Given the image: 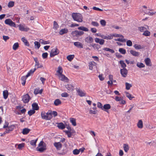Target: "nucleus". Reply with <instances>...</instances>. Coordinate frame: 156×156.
Here are the masks:
<instances>
[{
	"label": "nucleus",
	"mask_w": 156,
	"mask_h": 156,
	"mask_svg": "<svg viewBox=\"0 0 156 156\" xmlns=\"http://www.w3.org/2000/svg\"><path fill=\"white\" fill-rule=\"evenodd\" d=\"M73 19L76 21L81 22L83 21V17L81 14L76 13H73L72 14Z\"/></svg>",
	"instance_id": "obj_1"
},
{
	"label": "nucleus",
	"mask_w": 156,
	"mask_h": 156,
	"mask_svg": "<svg viewBox=\"0 0 156 156\" xmlns=\"http://www.w3.org/2000/svg\"><path fill=\"white\" fill-rule=\"evenodd\" d=\"M41 115L42 119L46 120H50L52 117V115L49 112L47 113H45L44 112H42L41 113Z\"/></svg>",
	"instance_id": "obj_2"
},
{
	"label": "nucleus",
	"mask_w": 156,
	"mask_h": 156,
	"mask_svg": "<svg viewBox=\"0 0 156 156\" xmlns=\"http://www.w3.org/2000/svg\"><path fill=\"white\" fill-rule=\"evenodd\" d=\"M84 34V33L83 31L77 30L73 31L71 33V34L73 36L76 37H79L81 36L83 34Z\"/></svg>",
	"instance_id": "obj_3"
},
{
	"label": "nucleus",
	"mask_w": 156,
	"mask_h": 156,
	"mask_svg": "<svg viewBox=\"0 0 156 156\" xmlns=\"http://www.w3.org/2000/svg\"><path fill=\"white\" fill-rule=\"evenodd\" d=\"M31 99V97L28 94L23 95L22 97V101L25 104L27 103Z\"/></svg>",
	"instance_id": "obj_4"
},
{
	"label": "nucleus",
	"mask_w": 156,
	"mask_h": 156,
	"mask_svg": "<svg viewBox=\"0 0 156 156\" xmlns=\"http://www.w3.org/2000/svg\"><path fill=\"white\" fill-rule=\"evenodd\" d=\"M59 53V50L57 48L52 49L50 52V55L51 57H53Z\"/></svg>",
	"instance_id": "obj_5"
},
{
	"label": "nucleus",
	"mask_w": 156,
	"mask_h": 156,
	"mask_svg": "<svg viewBox=\"0 0 156 156\" xmlns=\"http://www.w3.org/2000/svg\"><path fill=\"white\" fill-rule=\"evenodd\" d=\"M5 24L8 25L11 27H16V25L15 23L13 22L11 19H8L5 21Z\"/></svg>",
	"instance_id": "obj_6"
},
{
	"label": "nucleus",
	"mask_w": 156,
	"mask_h": 156,
	"mask_svg": "<svg viewBox=\"0 0 156 156\" xmlns=\"http://www.w3.org/2000/svg\"><path fill=\"white\" fill-rule=\"evenodd\" d=\"M128 72V70L126 68L122 69H120V73L122 76L123 77H126L127 76Z\"/></svg>",
	"instance_id": "obj_7"
},
{
	"label": "nucleus",
	"mask_w": 156,
	"mask_h": 156,
	"mask_svg": "<svg viewBox=\"0 0 156 156\" xmlns=\"http://www.w3.org/2000/svg\"><path fill=\"white\" fill-rule=\"evenodd\" d=\"M54 145L57 150H60L62 147V144L60 142L54 143Z\"/></svg>",
	"instance_id": "obj_8"
},
{
	"label": "nucleus",
	"mask_w": 156,
	"mask_h": 156,
	"mask_svg": "<svg viewBox=\"0 0 156 156\" xmlns=\"http://www.w3.org/2000/svg\"><path fill=\"white\" fill-rule=\"evenodd\" d=\"M59 77L60 80L62 81H66L67 82L68 81V79L62 74L59 75Z\"/></svg>",
	"instance_id": "obj_9"
},
{
	"label": "nucleus",
	"mask_w": 156,
	"mask_h": 156,
	"mask_svg": "<svg viewBox=\"0 0 156 156\" xmlns=\"http://www.w3.org/2000/svg\"><path fill=\"white\" fill-rule=\"evenodd\" d=\"M95 41L97 43H99L100 45H103L104 44L105 40L103 39H100L98 38H95Z\"/></svg>",
	"instance_id": "obj_10"
},
{
	"label": "nucleus",
	"mask_w": 156,
	"mask_h": 156,
	"mask_svg": "<svg viewBox=\"0 0 156 156\" xmlns=\"http://www.w3.org/2000/svg\"><path fill=\"white\" fill-rule=\"evenodd\" d=\"M74 45L78 48H83V44L79 42H76L74 43Z\"/></svg>",
	"instance_id": "obj_11"
},
{
	"label": "nucleus",
	"mask_w": 156,
	"mask_h": 156,
	"mask_svg": "<svg viewBox=\"0 0 156 156\" xmlns=\"http://www.w3.org/2000/svg\"><path fill=\"white\" fill-rule=\"evenodd\" d=\"M43 91L42 89L40 90L39 88H35L34 91V94L35 95H37L38 94H41Z\"/></svg>",
	"instance_id": "obj_12"
},
{
	"label": "nucleus",
	"mask_w": 156,
	"mask_h": 156,
	"mask_svg": "<svg viewBox=\"0 0 156 156\" xmlns=\"http://www.w3.org/2000/svg\"><path fill=\"white\" fill-rule=\"evenodd\" d=\"M145 63L146 65L148 66H151V60L149 58H147L145 59Z\"/></svg>",
	"instance_id": "obj_13"
},
{
	"label": "nucleus",
	"mask_w": 156,
	"mask_h": 156,
	"mask_svg": "<svg viewBox=\"0 0 156 156\" xmlns=\"http://www.w3.org/2000/svg\"><path fill=\"white\" fill-rule=\"evenodd\" d=\"M100 37L103 39L107 40H110L112 38V36L111 35L105 36L103 35H100Z\"/></svg>",
	"instance_id": "obj_14"
},
{
	"label": "nucleus",
	"mask_w": 156,
	"mask_h": 156,
	"mask_svg": "<svg viewBox=\"0 0 156 156\" xmlns=\"http://www.w3.org/2000/svg\"><path fill=\"white\" fill-rule=\"evenodd\" d=\"M111 108L110 105L109 104H106L104 105L103 108V110H104L105 111H106V110L110 109ZM107 112H108L107 111Z\"/></svg>",
	"instance_id": "obj_15"
},
{
	"label": "nucleus",
	"mask_w": 156,
	"mask_h": 156,
	"mask_svg": "<svg viewBox=\"0 0 156 156\" xmlns=\"http://www.w3.org/2000/svg\"><path fill=\"white\" fill-rule=\"evenodd\" d=\"M85 41L88 43H91L93 41V39L91 37L89 36L85 38Z\"/></svg>",
	"instance_id": "obj_16"
},
{
	"label": "nucleus",
	"mask_w": 156,
	"mask_h": 156,
	"mask_svg": "<svg viewBox=\"0 0 156 156\" xmlns=\"http://www.w3.org/2000/svg\"><path fill=\"white\" fill-rule=\"evenodd\" d=\"M66 88L69 91H72L73 90L74 87L71 84H68Z\"/></svg>",
	"instance_id": "obj_17"
},
{
	"label": "nucleus",
	"mask_w": 156,
	"mask_h": 156,
	"mask_svg": "<svg viewBox=\"0 0 156 156\" xmlns=\"http://www.w3.org/2000/svg\"><path fill=\"white\" fill-rule=\"evenodd\" d=\"M78 95L81 97L84 96L86 94L83 92L81 90L79 89L77 90Z\"/></svg>",
	"instance_id": "obj_18"
},
{
	"label": "nucleus",
	"mask_w": 156,
	"mask_h": 156,
	"mask_svg": "<svg viewBox=\"0 0 156 156\" xmlns=\"http://www.w3.org/2000/svg\"><path fill=\"white\" fill-rule=\"evenodd\" d=\"M46 145L44 144V146L38 148L37 150L41 152H43L46 150Z\"/></svg>",
	"instance_id": "obj_19"
},
{
	"label": "nucleus",
	"mask_w": 156,
	"mask_h": 156,
	"mask_svg": "<svg viewBox=\"0 0 156 156\" xmlns=\"http://www.w3.org/2000/svg\"><path fill=\"white\" fill-rule=\"evenodd\" d=\"M68 32V30L66 28H64L61 30L59 32L60 35H62L64 34L67 33Z\"/></svg>",
	"instance_id": "obj_20"
},
{
	"label": "nucleus",
	"mask_w": 156,
	"mask_h": 156,
	"mask_svg": "<svg viewBox=\"0 0 156 156\" xmlns=\"http://www.w3.org/2000/svg\"><path fill=\"white\" fill-rule=\"evenodd\" d=\"M137 126L140 129H142L143 128V123L141 120H139L138 122L137 123Z\"/></svg>",
	"instance_id": "obj_21"
},
{
	"label": "nucleus",
	"mask_w": 156,
	"mask_h": 156,
	"mask_svg": "<svg viewBox=\"0 0 156 156\" xmlns=\"http://www.w3.org/2000/svg\"><path fill=\"white\" fill-rule=\"evenodd\" d=\"M19 28L20 30L22 31H27L29 29V28L27 29L24 27L23 25H22L21 24H20L19 25Z\"/></svg>",
	"instance_id": "obj_22"
},
{
	"label": "nucleus",
	"mask_w": 156,
	"mask_h": 156,
	"mask_svg": "<svg viewBox=\"0 0 156 156\" xmlns=\"http://www.w3.org/2000/svg\"><path fill=\"white\" fill-rule=\"evenodd\" d=\"M130 53L133 56H138L139 55V53L135 51L131 50L130 51Z\"/></svg>",
	"instance_id": "obj_23"
},
{
	"label": "nucleus",
	"mask_w": 156,
	"mask_h": 156,
	"mask_svg": "<svg viewBox=\"0 0 156 156\" xmlns=\"http://www.w3.org/2000/svg\"><path fill=\"white\" fill-rule=\"evenodd\" d=\"M32 106L34 110H37L39 109V108L37 103H34L32 104Z\"/></svg>",
	"instance_id": "obj_24"
},
{
	"label": "nucleus",
	"mask_w": 156,
	"mask_h": 156,
	"mask_svg": "<svg viewBox=\"0 0 156 156\" xmlns=\"http://www.w3.org/2000/svg\"><path fill=\"white\" fill-rule=\"evenodd\" d=\"M21 40L24 43L25 45L27 46H29L30 44L27 40L24 37L21 38Z\"/></svg>",
	"instance_id": "obj_25"
},
{
	"label": "nucleus",
	"mask_w": 156,
	"mask_h": 156,
	"mask_svg": "<svg viewBox=\"0 0 156 156\" xmlns=\"http://www.w3.org/2000/svg\"><path fill=\"white\" fill-rule=\"evenodd\" d=\"M30 131V129L27 128H25L23 129L22 133L24 135L27 134Z\"/></svg>",
	"instance_id": "obj_26"
},
{
	"label": "nucleus",
	"mask_w": 156,
	"mask_h": 156,
	"mask_svg": "<svg viewBox=\"0 0 156 156\" xmlns=\"http://www.w3.org/2000/svg\"><path fill=\"white\" fill-rule=\"evenodd\" d=\"M78 29L79 30H82L85 32H87L89 31L88 29L84 27V26H80L78 28Z\"/></svg>",
	"instance_id": "obj_27"
},
{
	"label": "nucleus",
	"mask_w": 156,
	"mask_h": 156,
	"mask_svg": "<svg viewBox=\"0 0 156 156\" xmlns=\"http://www.w3.org/2000/svg\"><path fill=\"white\" fill-rule=\"evenodd\" d=\"M3 96L4 98L6 99L9 95L8 92L7 90H5L3 91Z\"/></svg>",
	"instance_id": "obj_28"
},
{
	"label": "nucleus",
	"mask_w": 156,
	"mask_h": 156,
	"mask_svg": "<svg viewBox=\"0 0 156 156\" xmlns=\"http://www.w3.org/2000/svg\"><path fill=\"white\" fill-rule=\"evenodd\" d=\"M62 103L61 101L58 99H56L54 102V104L55 106H58Z\"/></svg>",
	"instance_id": "obj_29"
},
{
	"label": "nucleus",
	"mask_w": 156,
	"mask_h": 156,
	"mask_svg": "<svg viewBox=\"0 0 156 156\" xmlns=\"http://www.w3.org/2000/svg\"><path fill=\"white\" fill-rule=\"evenodd\" d=\"M70 121L72 123V125L75 126L76 125V119L74 118H71L70 119Z\"/></svg>",
	"instance_id": "obj_30"
},
{
	"label": "nucleus",
	"mask_w": 156,
	"mask_h": 156,
	"mask_svg": "<svg viewBox=\"0 0 156 156\" xmlns=\"http://www.w3.org/2000/svg\"><path fill=\"white\" fill-rule=\"evenodd\" d=\"M64 132L69 137H71L72 135V132L71 133V131L69 130H64Z\"/></svg>",
	"instance_id": "obj_31"
},
{
	"label": "nucleus",
	"mask_w": 156,
	"mask_h": 156,
	"mask_svg": "<svg viewBox=\"0 0 156 156\" xmlns=\"http://www.w3.org/2000/svg\"><path fill=\"white\" fill-rule=\"evenodd\" d=\"M36 69L35 68L34 69L30 70L26 75V77H29L30 75L31 74L33 73L34 71L36 70Z\"/></svg>",
	"instance_id": "obj_32"
},
{
	"label": "nucleus",
	"mask_w": 156,
	"mask_h": 156,
	"mask_svg": "<svg viewBox=\"0 0 156 156\" xmlns=\"http://www.w3.org/2000/svg\"><path fill=\"white\" fill-rule=\"evenodd\" d=\"M38 140V138H37L35 140H32L30 141V144L32 146H36V143Z\"/></svg>",
	"instance_id": "obj_33"
},
{
	"label": "nucleus",
	"mask_w": 156,
	"mask_h": 156,
	"mask_svg": "<svg viewBox=\"0 0 156 156\" xmlns=\"http://www.w3.org/2000/svg\"><path fill=\"white\" fill-rule=\"evenodd\" d=\"M58 127L61 129H63L65 128V125L62 123H59L58 125Z\"/></svg>",
	"instance_id": "obj_34"
},
{
	"label": "nucleus",
	"mask_w": 156,
	"mask_h": 156,
	"mask_svg": "<svg viewBox=\"0 0 156 156\" xmlns=\"http://www.w3.org/2000/svg\"><path fill=\"white\" fill-rule=\"evenodd\" d=\"M119 63L121 65V67L123 69H125L126 66V64L124 62L123 60H121L119 61Z\"/></svg>",
	"instance_id": "obj_35"
},
{
	"label": "nucleus",
	"mask_w": 156,
	"mask_h": 156,
	"mask_svg": "<svg viewBox=\"0 0 156 156\" xmlns=\"http://www.w3.org/2000/svg\"><path fill=\"white\" fill-rule=\"evenodd\" d=\"M123 148L125 152H127L129 150V147L128 145L127 144H123Z\"/></svg>",
	"instance_id": "obj_36"
},
{
	"label": "nucleus",
	"mask_w": 156,
	"mask_h": 156,
	"mask_svg": "<svg viewBox=\"0 0 156 156\" xmlns=\"http://www.w3.org/2000/svg\"><path fill=\"white\" fill-rule=\"evenodd\" d=\"M19 44L18 42L14 44L12 48L14 50H16L19 47Z\"/></svg>",
	"instance_id": "obj_37"
},
{
	"label": "nucleus",
	"mask_w": 156,
	"mask_h": 156,
	"mask_svg": "<svg viewBox=\"0 0 156 156\" xmlns=\"http://www.w3.org/2000/svg\"><path fill=\"white\" fill-rule=\"evenodd\" d=\"M103 50L106 51H109L111 53H114L115 51L113 49H111L108 48H103Z\"/></svg>",
	"instance_id": "obj_38"
},
{
	"label": "nucleus",
	"mask_w": 156,
	"mask_h": 156,
	"mask_svg": "<svg viewBox=\"0 0 156 156\" xmlns=\"http://www.w3.org/2000/svg\"><path fill=\"white\" fill-rule=\"evenodd\" d=\"M126 88L127 90H129L130 89L131 87H132V85L127 82L126 83Z\"/></svg>",
	"instance_id": "obj_39"
},
{
	"label": "nucleus",
	"mask_w": 156,
	"mask_h": 156,
	"mask_svg": "<svg viewBox=\"0 0 156 156\" xmlns=\"http://www.w3.org/2000/svg\"><path fill=\"white\" fill-rule=\"evenodd\" d=\"M74 57V55H69L67 57V59L69 61H71Z\"/></svg>",
	"instance_id": "obj_40"
},
{
	"label": "nucleus",
	"mask_w": 156,
	"mask_h": 156,
	"mask_svg": "<svg viewBox=\"0 0 156 156\" xmlns=\"http://www.w3.org/2000/svg\"><path fill=\"white\" fill-rule=\"evenodd\" d=\"M126 97L129 99L130 100H132L133 98H134V97H132L131 95L129 93L126 92Z\"/></svg>",
	"instance_id": "obj_41"
},
{
	"label": "nucleus",
	"mask_w": 156,
	"mask_h": 156,
	"mask_svg": "<svg viewBox=\"0 0 156 156\" xmlns=\"http://www.w3.org/2000/svg\"><path fill=\"white\" fill-rule=\"evenodd\" d=\"M95 63L94 62H90L89 63V69L90 70H92L93 69V66L94 64Z\"/></svg>",
	"instance_id": "obj_42"
},
{
	"label": "nucleus",
	"mask_w": 156,
	"mask_h": 156,
	"mask_svg": "<svg viewBox=\"0 0 156 156\" xmlns=\"http://www.w3.org/2000/svg\"><path fill=\"white\" fill-rule=\"evenodd\" d=\"M57 72L59 74V75L62 74L63 70L62 67L60 66H58V70Z\"/></svg>",
	"instance_id": "obj_43"
},
{
	"label": "nucleus",
	"mask_w": 156,
	"mask_h": 156,
	"mask_svg": "<svg viewBox=\"0 0 156 156\" xmlns=\"http://www.w3.org/2000/svg\"><path fill=\"white\" fill-rule=\"evenodd\" d=\"M59 26L58 25V24L55 21H54V24H53V28L54 29L57 30L58 28V27Z\"/></svg>",
	"instance_id": "obj_44"
},
{
	"label": "nucleus",
	"mask_w": 156,
	"mask_h": 156,
	"mask_svg": "<svg viewBox=\"0 0 156 156\" xmlns=\"http://www.w3.org/2000/svg\"><path fill=\"white\" fill-rule=\"evenodd\" d=\"M39 42L41 44H47L49 43V41H44L43 39H40L39 41Z\"/></svg>",
	"instance_id": "obj_45"
},
{
	"label": "nucleus",
	"mask_w": 156,
	"mask_h": 156,
	"mask_svg": "<svg viewBox=\"0 0 156 156\" xmlns=\"http://www.w3.org/2000/svg\"><path fill=\"white\" fill-rule=\"evenodd\" d=\"M138 30L141 32H144L147 30L146 28L143 27H139Z\"/></svg>",
	"instance_id": "obj_46"
},
{
	"label": "nucleus",
	"mask_w": 156,
	"mask_h": 156,
	"mask_svg": "<svg viewBox=\"0 0 156 156\" xmlns=\"http://www.w3.org/2000/svg\"><path fill=\"white\" fill-rule=\"evenodd\" d=\"M14 5V2L13 1L9 2L8 5V6L9 8L12 7Z\"/></svg>",
	"instance_id": "obj_47"
},
{
	"label": "nucleus",
	"mask_w": 156,
	"mask_h": 156,
	"mask_svg": "<svg viewBox=\"0 0 156 156\" xmlns=\"http://www.w3.org/2000/svg\"><path fill=\"white\" fill-rule=\"evenodd\" d=\"M136 66L140 68H143L145 67V65L143 63L140 62H138Z\"/></svg>",
	"instance_id": "obj_48"
},
{
	"label": "nucleus",
	"mask_w": 156,
	"mask_h": 156,
	"mask_svg": "<svg viewBox=\"0 0 156 156\" xmlns=\"http://www.w3.org/2000/svg\"><path fill=\"white\" fill-rule=\"evenodd\" d=\"M150 35V32L147 30H146L144 32V33L143 34V35H144L146 36H149Z\"/></svg>",
	"instance_id": "obj_49"
},
{
	"label": "nucleus",
	"mask_w": 156,
	"mask_h": 156,
	"mask_svg": "<svg viewBox=\"0 0 156 156\" xmlns=\"http://www.w3.org/2000/svg\"><path fill=\"white\" fill-rule=\"evenodd\" d=\"M91 46L94 48L97 49V50L98 49L100 48V45L98 44H94L91 45Z\"/></svg>",
	"instance_id": "obj_50"
},
{
	"label": "nucleus",
	"mask_w": 156,
	"mask_h": 156,
	"mask_svg": "<svg viewBox=\"0 0 156 156\" xmlns=\"http://www.w3.org/2000/svg\"><path fill=\"white\" fill-rule=\"evenodd\" d=\"M134 46L135 49H142L144 48V47H142L140 45L135 44Z\"/></svg>",
	"instance_id": "obj_51"
},
{
	"label": "nucleus",
	"mask_w": 156,
	"mask_h": 156,
	"mask_svg": "<svg viewBox=\"0 0 156 156\" xmlns=\"http://www.w3.org/2000/svg\"><path fill=\"white\" fill-rule=\"evenodd\" d=\"M35 112V110L34 109L30 110L28 112V114L30 116H31L33 114H34Z\"/></svg>",
	"instance_id": "obj_52"
},
{
	"label": "nucleus",
	"mask_w": 156,
	"mask_h": 156,
	"mask_svg": "<svg viewBox=\"0 0 156 156\" xmlns=\"http://www.w3.org/2000/svg\"><path fill=\"white\" fill-rule=\"evenodd\" d=\"M119 51L122 54H125L126 53V50L122 48H120L119 49Z\"/></svg>",
	"instance_id": "obj_53"
},
{
	"label": "nucleus",
	"mask_w": 156,
	"mask_h": 156,
	"mask_svg": "<svg viewBox=\"0 0 156 156\" xmlns=\"http://www.w3.org/2000/svg\"><path fill=\"white\" fill-rule=\"evenodd\" d=\"M73 154L74 155H77L79 154L80 151L77 149H75L73 151Z\"/></svg>",
	"instance_id": "obj_54"
},
{
	"label": "nucleus",
	"mask_w": 156,
	"mask_h": 156,
	"mask_svg": "<svg viewBox=\"0 0 156 156\" xmlns=\"http://www.w3.org/2000/svg\"><path fill=\"white\" fill-rule=\"evenodd\" d=\"M15 126L14 125H10L8 127V129L10 131H12L14 129Z\"/></svg>",
	"instance_id": "obj_55"
},
{
	"label": "nucleus",
	"mask_w": 156,
	"mask_h": 156,
	"mask_svg": "<svg viewBox=\"0 0 156 156\" xmlns=\"http://www.w3.org/2000/svg\"><path fill=\"white\" fill-rule=\"evenodd\" d=\"M111 36H112V37H122V38H123V36L120 34H115L112 35Z\"/></svg>",
	"instance_id": "obj_56"
},
{
	"label": "nucleus",
	"mask_w": 156,
	"mask_h": 156,
	"mask_svg": "<svg viewBox=\"0 0 156 156\" xmlns=\"http://www.w3.org/2000/svg\"><path fill=\"white\" fill-rule=\"evenodd\" d=\"M101 24L103 26H105L106 24V22L105 20H101L100 21Z\"/></svg>",
	"instance_id": "obj_57"
},
{
	"label": "nucleus",
	"mask_w": 156,
	"mask_h": 156,
	"mask_svg": "<svg viewBox=\"0 0 156 156\" xmlns=\"http://www.w3.org/2000/svg\"><path fill=\"white\" fill-rule=\"evenodd\" d=\"M24 143L20 144L18 145L17 148L19 149H21L22 147H24Z\"/></svg>",
	"instance_id": "obj_58"
},
{
	"label": "nucleus",
	"mask_w": 156,
	"mask_h": 156,
	"mask_svg": "<svg viewBox=\"0 0 156 156\" xmlns=\"http://www.w3.org/2000/svg\"><path fill=\"white\" fill-rule=\"evenodd\" d=\"M48 53L47 52H44L42 54V57L44 59L46 58H47Z\"/></svg>",
	"instance_id": "obj_59"
},
{
	"label": "nucleus",
	"mask_w": 156,
	"mask_h": 156,
	"mask_svg": "<svg viewBox=\"0 0 156 156\" xmlns=\"http://www.w3.org/2000/svg\"><path fill=\"white\" fill-rule=\"evenodd\" d=\"M35 66L37 67V68H41L42 67V66L40 64L39 62L35 63Z\"/></svg>",
	"instance_id": "obj_60"
},
{
	"label": "nucleus",
	"mask_w": 156,
	"mask_h": 156,
	"mask_svg": "<svg viewBox=\"0 0 156 156\" xmlns=\"http://www.w3.org/2000/svg\"><path fill=\"white\" fill-rule=\"evenodd\" d=\"M126 44L129 46H131L132 45V43L130 40H128L126 42Z\"/></svg>",
	"instance_id": "obj_61"
},
{
	"label": "nucleus",
	"mask_w": 156,
	"mask_h": 156,
	"mask_svg": "<svg viewBox=\"0 0 156 156\" xmlns=\"http://www.w3.org/2000/svg\"><path fill=\"white\" fill-rule=\"evenodd\" d=\"M51 114V115H53L54 117L56 116H57L58 113L57 112L55 111H54L53 112L51 111L50 112H49Z\"/></svg>",
	"instance_id": "obj_62"
},
{
	"label": "nucleus",
	"mask_w": 156,
	"mask_h": 156,
	"mask_svg": "<svg viewBox=\"0 0 156 156\" xmlns=\"http://www.w3.org/2000/svg\"><path fill=\"white\" fill-rule=\"evenodd\" d=\"M91 24L94 26L98 27L99 26V24L96 22L92 21Z\"/></svg>",
	"instance_id": "obj_63"
},
{
	"label": "nucleus",
	"mask_w": 156,
	"mask_h": 156,
	"mask_svg": "<svg viewBox=\"0 0 156 156\" xmlns=\"http://www.w3.org/2000/svg\"><path fill=\"white\" fill-rule=\"evenodd\" d=\"M61 95L63 97H67L69 96V94L66 92H64L62 93Z\"/></svg>",
	"instance_id": "obj_64"
}]
</instances>
